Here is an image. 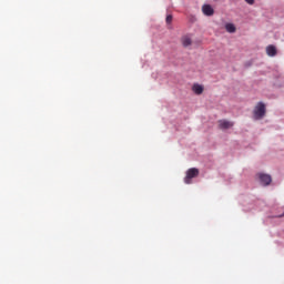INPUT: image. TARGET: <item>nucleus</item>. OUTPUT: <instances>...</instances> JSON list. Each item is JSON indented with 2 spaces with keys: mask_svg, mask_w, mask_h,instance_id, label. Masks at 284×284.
I'll use <instances>...</instances> for the list:
<instances>
[{
  "mask_svg": "<svg viewBox=\"0 0 284 284\" xmlns=\"http://www.w3.org/2000/svg\"><path fill=\"white\" fill-rule=\"evenodd\" d=\"M265 112H266L265 103L258 102L256 104V106L254 108L253 116H254V119H256L258 121V120L263 119V116H265Z\"/></svg>",
  "mask_w": 284,
  "mask_h": 284,
  "instance_id": "f257e3e1",
  "label": "nucleus"
},
{
  "mask_svg": "<svg viewBox=\"0 0 284 284\" xmlns=\"http://www.w3.org/2000/svg\"><path fill=\"white\" fill-rule=\"evenodd\" d=\"M199 176V169L196 168H191L186 171V176L184 178V183L186 185H190L192 183V179H196Z\"/></svg>",
  "mask_w": 284,
  "mask_h": 284,
  "instance_id": "f03ea898",
  "label": "nucleus"
},
{
  "mask_svg": "<svg viewBox=\"0 0 284 284\" xmlns=\"http://www.w3.org/2000/svg\"><path fill=\"white\" fill-rule=\"evenodd\" d=\"M258 179H260L262 185H270V183H272V175H270V174L260 173Z\"/></svg>",
  "mask_w": 284,
  "mask_h": 284,
  "instance_id": "7ed1b4c3",
  "label": "nucleus"
},
{
  "mask_svg": "<svg viewBox=\"0 0 284 284\" xmlns=\"http://www.w3.org/2000/svg\"><path fill=\"white\" fill-rule=\"evenodd\" d=\"M219 128L220 130H230V128H234V122H230L227 120H220Z\"/></svg>",
  "mask_w": 284,
  "mask_h": 284,
  "instance_id": "20e7f679",
  "label": "nucleus"
},
{
  "mask_svg": "<svg viewBox=\"0 0 284 284\" xmlns=\"http://www.w3.org/2000/svg\"><path fill=\"white\" fill-rule=\"evenodd\" d=\"M202 12L205 17H213L214 8H212L210 4H204L202 6Z\"/></svg>",
  "mask_w": 284,
  "mask_h": 284,
  "instance_id": "39448f33",
  "label": "nucleus"
},
{
  "mask_svg": "<svg viewBox=\"0 0 284 284\" xmlns=\"http://www.w3.org/2000/svg\"><path fill=\"white\" fill-rule=\"evenodd\" d=\"M266 54L267 57H276L278 54V51L276 50V47L271 44L266 47Z\"/></svg>",
  "mask_w": 284,
  "mask_h": 284,
  "instance_id": "423d86ee",
  "label": "nucleus"
},
{
  "mask_svg": "<svg viewBox=\"0 0 284 284\" xmlns=\"http://www.w3.org/2000/svg\"><path fill=\"white\" fill-rule=\"evenodd\" d=\"M181 43L184 48H190V45H192V38H190V36H183L181 38Z\"/></svg>",
  "mask_w": 284,
  "mask_h": 284,
  "instance_id": "0eeeda50",
  "label": "nucleus"
},
{
  "mask_svg": "<svg viewBox=\"0 0 284 284\" xmlns=\"http://www.w3.org/2000/svg\"><path fill=\"white\" fill-rule=\"evenodd\" d=\"M225 30H226V32H230L232 34V33L236 32V27H234L233 23H226Z\"/></svg>",
  "mask_w": 284,
  "mask_h": 284,
  "instance_id": "6e6552de",
  "label": "nucleus"
},
{
  "mask_svg": "<svg viewBox=\"0 0 284 284\" xmlns=\"http://www.w3.org/2000/svg\"><path fill=\"white\" fill-rule=\"evenodd\" d=\"M193 92H194L195 94H203V85H201V84H194V85H193Z\"/></svg>",
  "mask_w": 284,
  "mask_h": 284,
  "instance_id": "1a4fd4ad",
  "label": "nucleus"
},
{
  "mask_svg": "<svg viewBox=\"0 0 284 284\" xmlns=\"http://www.w3.org/2000/svg\"><path fill=\"white\" fill-rule=\"evenodd\" d=\"M172 19H173L172 14L166 16V23L168 24L172 23Z\"/></svg>",
  "mask_w": 284,
  "mask_h": 284,
  "instance_id": "9d476101",
  "label": "nucleus"
},
{
  "mask_svg": "<svg viewBox=\"0 0 284 284\" xmlns=\"http://www.w3.org/2000/svg\"><path fill=\"white\" fill-rule=\"evenodd\" d=\"M247 3H248V6H254V0H245Z\"/></svg>",
  "mask_w": 284,
  "mask_h": 284,
  "instance_id": "9b49d317",
  "label": "nucleus"
}]
</instances>
